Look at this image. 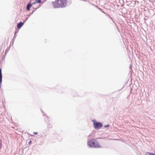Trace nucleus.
Instances as JSON below:
<instances>
[{
  "instance_id": "17",
  "label": "nucleus",
  "mask_w": 155,
  "mask_h": 155,
  "mask_svg": "<svg viewBox=\"0 0 155 155\" xmlns=\"http://www.w3.org/2000/svg\"><path fill=\"white\" fill-rule=\"evenodd\" d=\"M41 111L42 113V114H43V115H44L45 114V113L44 112H43V110H41Z\"/></svg>"
},
{
  "instance_id": "22",
  "label": "nucleus",
  "mask_w": 155,
  "mask_h": 155,
  "mask_svg": "<svg viewBox=\"0 0 155 155\" xmlns=\"http://www.w3.org/2000/svg\"><path fill=\"white\" fill-rule=\"evenodd\" d=\"M28 17L26 18V19H25V21H26V20H27V19H28Z\"/></svg>"
},
{
  "instance_id": "23",
  "label": "nucleus",
  "mask_w": 155,
  "mask_h": 155,
  "mask_svg": "<svg viewBox=\"0 0 155 155\" xmlns=\"http://www.w3.org/2000/svg\"><path fill=\"white\" fill-rule=\"evenodd\" d=\"M31 140L29 142V144H31Z\"/></svg>"
},
{
  "instance_id": "8",
  "label": "nucleus",
  "mask_w": 155,
  "mask_h": 155,
  "mask_svg": "<svg viewBox=\"0 0 155 155\" xmlns=\"http://www.w3.org/2000/svg\"><path fill=\"white\" fill-rule=\"evenodd\" d=\"M52 126L51 125L50 123H48L47 128L48 129L51 128L52 127Z\"/></svg>"
},
{
  "instance_id": "26",
  "label": "nucleus",
  "mask_w": 155,
  "mask_h": 155,
  "mask_svg": "<svg viewBox=\"0 0 155 155\" xmlns=\"http://www.w3.org/2000/svg\"><path fill=\"white\" fill-rule=\"evenodd\" d=\"M102 11V12L103 13H104V14H105V12L104 11Z\"/></svg>"
},
{
  "instance_id": "25",
  "label": "nucleus",
  "mask_w": 155,
  "mask_h": 155,
  "mask_svg": "<svg viewBox=\"0 0 155 155\" xmlns=\"http://www.w3.org/2000/svg\"><path fill=\"white\" fill-rule=\"evenodd\" d=\"M130 69H131V68H131V65H130Z\"/></svg>"
},
{
  "instance_id": "6",
  "label": "nucleus",
  "mask_w": 155,
  "mask_h": 155,
  "mask_svg": "<svg viewBox=\"0 0 155 155\" xmlns=\"http://www.w3.org/2000/svg\"><path fill=\"white\" fill-rule=\"evenodd\" d=\"M2 81V69H0V85L1 84V83Z\"/></svg>"
},
{
  "instance_id": "20",
  "label": "nucleus",
  "mask_w": 155,
  "mask_h": 155,
  "mask_svg": "<svg viewBox=\"0 0 155 155\" xmlns=\"http://www.w3.org/2000/svg\"><path fill=\"white\" fill-rule=\"evenodd\" d=\"M33 134L35 135H36L38 134V132H34Z\"/></svg>"
},
{
  "instance_id": "18",
  "label": "nucleus",
  "mask_w": 155,
  "mask_h": 155,
  "mask_svg": "<svg viewBox=\"0 0 155 155\" xmlns=\"http://www.w3.org/2000/svg\"><path fill=\"white\" fill-rule=\"evenodd\" d=\"M112 21L113 22L115 25L116 26H117L115 22L114 21L113 19V20H112Z\"/></svg>"
},
{
  "instance_id": "11",
  "label": "nucleus",
  "mask_w": 155,
  "mask_h": 155,
  "mask_svg": "<svg viewBox=\"0 0 155 155\" xmlns=\"http://www.w3.org/2000/svg\"><path fill=\"white\" fill-rule=\"evenodd\" d=\"M31 3V4H32V5H34V4H36L37 3H36V0L34 1V2H33L32 3Z\"/></svg>"
},
{
  "instance_id": "4",
  "label": "nucleus",
  "mask_w": 155,
  "mask_h": 155,
  "mask_svg": "<svg viewBox=\"0 0 155 155\" xmlns=\"http://www.w3.org/2000/svg\"><path fill=\"white\" fill-rule=\"evenodd\" d=\"M34 0H31L30 2L26 6V9L27 11H29L30 10V8L32 7V5L31 2L33 1Z\"/></svg>"
},
{
  "instance_id": "29",
  "label": "nucleus",
  "mask_w": 155,
  "mask_h": 155,
  "mask_svg": "<svg viewBox=\"0 0 155 155\" xmlns=\"http://www.w3.org/2000/svg\"><path fill=\"white\" fill-rule=\"evenodd\" d=\"M117 29H118V28L117 27Z\"/></svg>"
},
{
  "instance_id": "9",
  "label": "nucleus",
  "mask_w": 155,
  "mask_h": 155,
  "mask_svg": "<svg viewBox=\"0 0 155 155\" xmlns=\"http://www.w3.org/2000/svg\"><path fill=\"white\" fill-rule=\"evenodd\" d=\"M37 3H41V0H36Z\"/></svg>"
},
{
  "instance_id": "19",
  "label": "nucleus",
  "mask_w": 155,
  "mask_h": 155,
  "mask_svg": "<svg viewBox=\"0 0 155 155\" xmlns=\"http://www.w3.org/2000/svg\"><path fill=\"white\" fill-rule=\"evenodd\" d=\"M9 50V49H8V48H7L6 50L5 51V54H6V52H8V51Z\"/></svg>"
},
{
  "instance_id": "12",
  "label": "nucleus",
  "mask_w": 155,
  "mask_h": 155,
  "mask_svg": "<svg viewBox=\"0 0 155 155\" xmlns=\"http://www.w3.org/2000/svg\"><path fill=\"white\" fill-rule=\"evenodd\" d=\"M16 35H15H15H14V37L12 39V40L14 41L15 40V37H16Z\"/></svg>"
},
{
  "instance_id": "2",
  "label": "nucleus",
  "mask_w": 155,
  "mask_h": 155,
  "mask_svg": "<svg viewBox=\"0 0 155 155\" xmlns=\"http://www.w3.org/2000/svg\"><path fill=\"white\" fill-rule=\"evenodd\" d=\"M87 144L89 147H94L95 148H101V146L99 143L95 139H91L88 140Z\"/></svg>"
},
{
  "instance_id": "16",
  "label": "nucleus",
  "mask_w": 155,
  "mask_h": 155,
  "mask_svg": "<svg viewBox=\"0 0 155 155\" xmlns=\"http://www.w3.org/2000/svg\"><path fill=\"white\" fill-rule=\"evenodd\" d=\"M1 145H2V141L1 140H0V150L1 148Z\"/></svg>"
},
{
  "instance_id": "13",
  "label": "nucleus",
  "mask_w": 155,
  "mask_h": 155,
  "mask_svg": "<svg viewBox=\"0 0 155 155\" xmlns=\"http://www.w3.org/2000/svg\"><path fill=\"white\" fill-rule=\"evenodd\" d=\"M35 11V10H34V11H33L32 12H31V13H30L28 15V17H29V16H30L31 14H32L33 12Z\"/></svg>"
},
{
  "instance_id": "14",
  "label": "nucleus",
  "mask_w": 155,
  "mask_h": 155,
  "mask_svg": "<svg viewBox=\"0 0 155 155\" xmlns=\"http://www.w3.org/2000/svg\"><path fill=\"white\" fill-rule=\"evenodd\" d=\"M107 15L110 18L111 20H113V18L110 16L109 15V14H107Z\"/></svg>"
},
{
  "instance_id": "1",
  "label": "nucleus",
  "mask_w": 155,
  "mask_h": 155,
  "mask_svg": "<svg viewBox=\"0 0 155 155\" xmlns=\"http://www.w3.org/2000/svg\"><path fill=\"white\" fill-rule=\"evenodd\" d=\"M47 0L43 1L42 3ZM55 2H52V4L54 8H65L67 5V0H55Z\"/></svg>"
},
{
  "instance_id": "28",
  "label": "nucleus",
  "mask_w": 155,
  "mask_h": 155,
  "mask_svg": "<svg viewBox=\"0 0 155 155\" xmlns=\"http://www.w3.org/2000/svg\"><path fill=\"white\" fill-rule=\"evenodd\" d=\"M99 9H100L101 11H102V9H101L99 8Z\"/></svg>"
},
{
  "instance_id": "5",
  "label": "nucleus",
  "mask_w": 155,
  "mask_h": 155,
  "mask_svg": "<svg viewBox=\"0 0 155 155\" xmlns=\"http://www.w3.org/2000/svg\"><path fill=\"white\" fill-rule=\"evenodd\" d=\"M24 22H24H20L18 23L17 24V28L18 29L20 28L23 25Z\"/></svg>"
},
{
  "instance_id": "7",
  "label": "nucleus",
  "mask_w": 155,
  "mask_h": 155,
  "mask_svg": "<svg viewBox=\"0 0 155 155\" xmlns=\"http://www.w3.org/2000/svg\"><path fill=\"white\" fill-rule=\"evenodd\" d=\"M146 153L149 155H155V151H154V153L149 152H147Z\"/></svg>"
},
{
  "instance_id": "15",
  "label": "nucleus",
  "mask_w": 155,
  "mask_h": 155,
  "mask_svg": "<svg viewBox=\"0 0 155 155\" xmlns=\"http://www.w3.org/2000/svg\"><path fill=\"white\" fill-rule=\"evenodd\" d=\"M40 7V6H39L38 7H37L36 8H34L33 7H32V8H33V9H35V11L37 9H38V8H39Z\"/></svg>"
},
{
  "instance_id": "21",
  "label": "nucleus",
  "mask_w": 155,
  "mask_h": 155,
  "mask_svg": "<svg viewBox=\"0 0 155 155\" xmlns=\"http://www.w3.org/2000/svg\"><path fill=\"white\" fill-rule=\"evenodd\" d=\"M18 30H16L15 32V34H16L17 33H18Z\"/></svg>"
},
{
  "instance_id": "24",
  "label": "nucleus",
  "mask_w": 155,
  "mask_h": 155,
  "mask_svg": "<svg viewBox=\"0 0 155 155\" xmlns=\"http://www.w3.org/2000/svg\"><path fill=\"white\" fill-rule=\"evenodd\" d=\"M128 2H129V4H130V2H131V1H130H130H129V2L128 1Z\"/></svg>"
},
{
  "instance_id": "27",
  "label": "nucleus",
  "mask_w": 155,
  "mask_h": 155,
  "mask_svg": "<svg viewBox=\"0 0 155 155\" xmlns=\"http://www.w3.org/2000/svg\"><path fill=\"white\" fill-rule=\"evenodd\" d=\"M105 14L107 16H108V15H107V14H108V13H105Z\"/></svg>"
},
{
  "instance_id": "3",
  "label": "nucleus",
  "mask_w": 155,
  "mask_h": 155,
  "mask_svg": "<svg viewBox=\"0 0 155 155\" xmlns=\"http://www.w3.org/2000/svg\"><path fill=\"white\" fill-rule=\"evenodd\" d=\"M92 121L93 122L94 127L95 129H99L103 126L101 122L96 121L94 119Z\"/></svg>"
},
{
  "instance_id": "10",
  "label": "nucleus",
  "mask_w": 155,
  "mask_h": 155,
  "mask_svg": "<svg viewBox=\"0 0 155 155\" xmlns=\"http://www.w3.org/2000/svg\"><path fill=\"white\" fill-rule=\"evenodd\" d=\"M110 126V125L109 124H107L106 125H105L104 126V127L105 128H106V127H109Z\"/></svg>"
}]
</instances>
